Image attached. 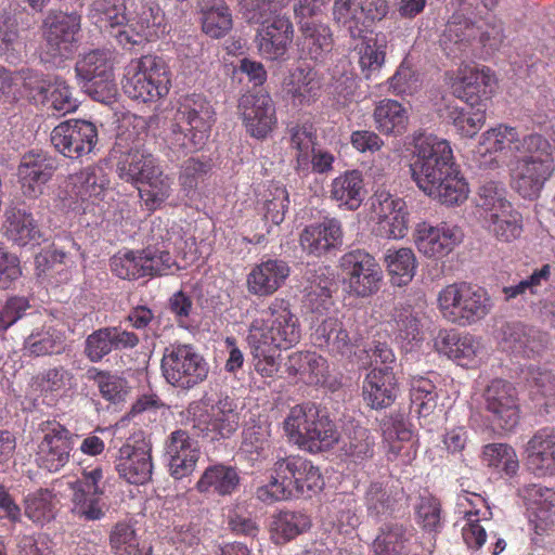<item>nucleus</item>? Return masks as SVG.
Returning a JSON list of instances; mask_svg holds the SVG:
<instances>
[{
	"label": "nucleus",
	"instance_id": "nucleus-30",
	"mask_svg": "<svg viewBox=\"0 0 555 555\" xmlns=\"http://www.w3.org/2000/svg\"><path fill=\"white\" fill-rule=\"evenodd\" d=\"M547 335L520 323L506 324L501 330L500 346L503 350L522 357L540 356L547 347Z\"/></svg>",
	"mask_w": 555,
	"mask_h": 555
},
{
	"label": "nucleus",
	"instance_id": "nucleus-9",
	"mask_svg": "<svg viewBox=\"0 0 555 555\" xmlns=\"http://www.w3.org/2000/svg\"><path fill=\"white\" fill-rule=\"evenodd\" d=\"M114 51L94 49L79 55L75 70L83 91L93 100L109 104L117 95L114 79Z\"/></svg>",
	"mask_w": 555,
	"mask_h": 555
},
{
	"label": "nucleus",
	"instance_id": "nucleus-3",
	"mask_svg": "<svg viewBox=\"0 0 555 555\" xmlns=\"http://www.w3.org/2000/svg\"><path fill=\"white\" fill-rule=\"evenodd\" d=\"M215 121V109L205 96L195 93L185 95L166 124L164 140L175 152L202 150L210 137Z\"/></svg>",
	"mask_w": 555,
	"mask_h": 555
},
{
	"label": "nucleus",
	"instance_id": "nucleus-59",
	"mask_svg": "<svg viewBox=\"0 0 555 555\" xmlns=\"http://www.w3.org/2000/svg\"><path fill=\"white\" fill-rule=\"evenodd\" d=\"M477 106L476 108L472 106L468 112H465L464 108L456 105L450 104L447 106L446 118L455 127L456 131L462 137L473 138L483 126L486 121V108L480 105Z\"/></svg>",
	"mask_w": 555,
	"mask_h": 555
},
{
	"label": "nucleus",
	"instance_id": "nucleus-21",
	"mask_svg": "<svg viewBox=\"0 0 555 555\" xmlns=\"http://www.w3.org/2000/svg\"><path fill=\"white\" fill-rule=\"evenodd\" d=\"M41 430L43 436L37 448L36 461L51 473L59 472L69 461L75 436L55 422L43 424Z\"/></svg>",
	"mask_w": 555,
	"mask_h": 555
},
{
	"label": "nucleus",
	"instance_id": "nucleus-31",
	"mask_svg": "<svg viewBox=\"0 0 555 555\" xmlns=\"http://www.w3.org/2000/svg\"><path fill=\"white\" fill-rule=\"evenodd\" d=\"M260 25L256 36L259 53L271 61L283 57L293 40L291 21L275 13L268 23Z\"/></svg>",
	"mask_w": 555,
	"mask_h": 555
},
{
	"label": "nucleus",
	"instance_id": "nucleus-49",
	"mask_svg": "<svg viewBox=\"0 0 555 555\" xmlns=\"http://www.w3.org/2000/svg\"><path fill=\"white\" fill-rule=\"evenodd\" d=\"M318 408L314 404H300L292 408L284 421V430L289 441L305 450Z\"/></svg>",
	"mask_w": 555,
	"mask_h": 555
},
{
	"label": "nucleus",
	"instance_id": "nucleus-50",
	"mask_svg": "<svg viewBox=\"0 0 555 555\" xmlns=\"http://www.w3.org/2000/svg\"><path fill=\"white\" fill-rule=\"evenodd\" d=\"M138 188L140 198L150 211L159 209L167 199L171 196L173 189V180L168 175L164 173L162 167L140 183Z\"/></svg>",
	"mask_w": 555,
	"mask_h": 555
},
{
	"label": "nucleus",
	"instance_id": "nucleus-5",
	"mask_svg": "<svg viewBox=\"0 0 555 555\" xmlns=\"http://www.w3.org/2000/svg\"><path fill=\"white\" fill-rule=\"evenodd\" d=\"M436 306L443 320L465 327L483 320L493 301L483 287L461 281L443 286L437 294Z\"/></svg>",
	"mask_w": 555,
	"mask_h": 555
},
{
	"label": "nucleus",
	"instance_id": "nucleus-51",
	"mask_svg": "<svg viewBox=\"0 0 555 555\" xmlns=\"http://www.w3.org/2000/svg\"><path fill=\"white\" fill-rule=\"evenodd\" d=\"M131 11L125 0H95L90 9V18L102 28L122 29Z\"/></svg>",
	"mask_w": 555,
	"mask_h": 555
},
{
	"label": "nucleus",
	"instance_id": "nucleus-26",
	"mask_svg": "<svg viewBox=\"0 0 555 555\" xmlns=\"http://www.w3.org/2000/svg\"><path fill=\"white\" fill-rule=\"evenodd\" d=\"M437 352L461 366L475 367L485 356L481 340L470 334L459 335L451 330H440L434 338Z\"/></svg>",
	"mask_w": 555,
	"mask_h": 555
},
{
	"label": "nucleus",
	"instance_id": "nucleus-63",
	"mask_svg": "<svg viewBox=\"0 0 555 555\" xmlns=\"http://www.w3.org/2000/svg\"><path fill=\"white\" fill-rule=\"evenodd\" d=\"M36 384L44 396L61 397L74 387V375L63 366L51 367L37 376Z\"/></svg>",
	"mask_w": 555,
	"mask_h": 555
},
{
	"label": "nucleus",
	"instance_id": "nucleus-34",
	"mask_svg": "<svg viewBox=\"0 0 555 555\" xmlns=\"http://www.w3.org/2000/svg\"><path fill=\"white\" fill-rule=\"evenodd\" d=\"M363 399L372 409H384L397 399L398 384L392 366L372 369L362 386Z\"/></svg>",
	"mask_w": 555,
	"mask_h": 555
},
{
	"label": "nucleus",
	"instance_id": "nucleus-39",
	"mask_svg": "<svg viewBox=\"0 0 555 555\" xmlns=\"http://www.w3.org/2000/svg\"><path fill=\"white\" fill-rule=\"evenodd\" d=\"M330 197L339 208L357 210L365 197L361 171L347 170L334 178L330 185Z\"/></svg>",
	"mask_w": 555,
	"mask_h": 555
},
{
	"label": "nucleus",
	"instance_id": "nucleus-35",
	"mask_svg": "<svg viewBox=\"0 0 555 555\" xmlns=\"http://www.w3.org/2000/svg\"><path fill=\"white\" fill-rule=\"evenodd\" d=\"M527 462L535 475H555V428L538 430L527 442Z\"/></svg>",
	"mask_w": 555,
	"mask_h": 555
},
{
	"label": "nucleus",
	"instance_id": "nucleus-32",
	"mask_svg": "<svg viewBox=\"0 0 555 555\" xmlns=\"http://www.w3.org/2000/svg\"><path fill=\"white\" fill-rule=\"evenodd\" d=\"M343 243L341 224L336 219H325L320 223L307 225L299 238L301 249L314 257H321Z\"/></svg>",
	"mask_w": 555,
	"mask_h": 555
},
{
	"label": "nucleus",
	"instance_id": "nucleus-33",
	"mask_svg": "<svg viewBox=\"0 0 555 555\" xmlns=\"http://www.w3.org/2000/svg\"><path fill=\"white\" fill-rule=\"evenodd\" d=\"M291 269L280 259H268L251 268L246 278L247 291L258 297L273 295L288 278Z\"/></svg>",
	"mask_w": 555,
	"mask_h": 555
},
{
	"label": "nucleus",
	"instance_id": "nucleus-13",
	"mask_svg": "<svg viewBox=\"0 0 555 555\" xmlns=\"http://www.w3.org/2000/svg\"><path fill=\"white\" fill-rule=\"evenodd\" d=\"M80 30V16L64 12H50L42 22L46 61L61 63L76 51Z\"/></svg>",
	"mask_w": 555,
	"mask_h": 555
},
{
	"label": "nucleus",
	"instance_id": "nucleus-25",
	"mask_svg": "<svg viewBox=\"0 0 555 555\" xmlns=\"http://www.w3.org/2000/svg\"><path fill=\"white\" fill-rule=\"evenodd\" d=\"M459 513L463 516L457 520L462 538L472 550H479L486 542V529L480 525L481 519L491 516L486 500L477 493L466 491L457 499Z\"/></svg>",
	"mask_w": 555,
	"mask_h": 555
},
{
	"label": "nucleus",
	"instance_id": "nucleus-10",
	"mask_svg": "<svg viewBox=\"0 0 555 555\" xmlns=\"http://www.w3.org/2000/svg\"><path fill=\"white\" fill-rule=\"evenodd\" d=\"M188 415L193 428L211 440L230 437L240 424L237 404L228 396L194 401L188 408Z\"/></svg>",
	"mask_w": 555,
	"mask_h": 555
},
{
	"label": "nucleus",
	"instance_id": "nucleus-43",
	"mask_svg": "<svg viewBox=\"0 0 555 555\" xmlns=\"http://www.w3.org/2000/svg\"><path fill=\"white\" fill-rule=\"evenodd\" d=\"M312 527L311 517L301 511H281L272 517L271 539L275 544H285Z\"/></svg>",
	"mask_w": 555,
	"mask_h": 555
},
{
	"label": "nucleus",
	"instance_id": "nucleus-7",
	"mask_svg": "<svg viewBox=\"0 0 555 555\" xmlns=\"http://www.w3.org/2000/svg\"><path fill=\"white\" fill-rule=\"evenodd\" d=\"M503 39L502 23L494 17L479 25L462 13H454L448 21L439 43L448 56L456 57L463 54L474 41L495 50Z\"/></svg>",
	"mask_w": 555,
	"mask_h": 555
},
{
	"label": "nucleus",
	"instance_id": "nucleus-18",
	"mask_svg": "<svg viewBox=\"0 0 555 555\" xmlns=\"http://www.w3.org/2000/svg\"><path fill=\"white\" fill-rule=\"evenodd\" d=\"M272 470L284 479L291 491V498L295 495L310 496L321 491L324 486L319 467L299 455L279 457L274 462Z\"/></svg>",
	"mask_w": 555,
	"mask_h": 555
},
{
	"label": "nucleus",
	"instance_id": "nucleus-61",
	"mask_svg": "<svg viewBox=\"0 0 555 555\" xmlns=\"http://www.w3.org/2000/svg\"><path fill=\"white\" fill-rule=\"evenodd\" d=\"M109 545L116 555H151V547L143 554L135 530L130 521H118L109 533Z\"/></svg>",
	"mask_w": 555,
	"mask_h": 555
},
{
	"label": "nucleus",
	"instance_id": "nucleus-37",
	"mask_svg": "<svg viewBox=\"0 0 555 555\" xmlns=\"http://www.w3.org/2000/svg\"><path fill=\"white\" fill-rule=\"evenodd\" d=\"M152 468L151 454L147 450L130 444H125L119 449L116 469L119 476L129 483H146L151 479Z\"/></svg>",
	"mask_w": 555,
	"mask_h": 555
},
{
	"label": "nucleus",
	"instance_id": "nucleus-60",
	"mask_svg": "<svg viewBox=\"0 0 555 555\" xmlns=\"http://www.w3.org/2000/svg\"><path fill=\"white\" fill-rule=\"evenodd\" d=\"M291 146L296 152V168L309 172L310 156L315 150V133L311 125H296L289 129Z\"/></svg>",
	"mask_w": 555,
	"mask_h": 555
},
{
	"label": "nucleus",
	"instance_id": "nucleus-16",
	"mask_svg": "<svg viewBox=\"0 0 555 555\" xmlns=\"http://www.w3.org/2000/svg\"><path fill=\"white\" fill-rule=\"evenodd\" d=\"M103 470L100 466L85 468L82 477L70 483L73 490L72 513L80 519L94 521L102 519L108 505L103 499L101 487Z\"/></svg>",
	"mask_w": 555,
	"mask_h": 555
},
{
	"label": "nucleus",
	"instance_id": "nucleus-29",
	"mask_svg": "<svg viewBox=\"0 0 555 555\" xmlns=\"http://www.w3.org/2000/svg\"><path fill=\"white\" fill-rule=\"evenodd\" d=\"M166 455L170 475L181 479L193 473L199 459V446L188 431L178 429L170 434L166 442Z\"/></svg>",
	"mask_w": 555,
	"mask_h": 555
},
{
	"label": "nucleus",
	"instance_id": "nucleus-17",
	"mask_svg": "<svg viewBox=\"0 0 555 555\" xmlns=\"http://www.w3.org/2000/svg\"><path fill=\"white\" fill-rule=\"evenodd\" d=\"M387 0H334L333 18L351 37H360L388 13Z\"/></svg>",
	"mask_w": 555,
	"mask_h": 555
},
{
	"label": "nucleus",
	"instance_id": "nucleus-15",
	"mask_svg": "<svg viewBox=\"0 0 555 555\" xmlns=\"http://www.w3.org/2000/svg\"><path fill=\"white\" fill-rule=\"evenodd\" d=\"M115 152L120 154L116 170L125 182L140 184L160 167L157 158L144 149L142 140L132 133L118 135Z\"/></svg>",
	"mask_w": 555,
	"mask_h": 555
},
{
	"label": "nucleus",
	"instance_id": "nucleus-44",
	"mask_svg": "<svg viewBox=\"0 0 555 555\" xmlns=\"http://www.w3.org/2000/svg\"><path fill=\"white\" fill-rule=\"evenodd\" d=\"M240 480L241 478L236 468L217 464L204 470L196 483V489L201 493L230 495L237 489Z\"/></svg>",
	"mask_w": 555,
	"mask_h": 555
},
{
	"label": "nucleus",
	"instance_id": "nucleus-14",
	"mask_svg": "<svg viewBox=\"0 0 555 555\" xmlns=\"http://www.w3.org/2000/svg\"><path fill=\"white\" fill-rule=\"evenodd\" d=\"M345 289L356 297L375 294L383 280V271L369 253L357 249L345 254L339 261Z\"/></svg>",
	"mask_w": 555,
	"mask_h": 555
},
{
	"label": "nucleus",
	"instance_id": "nucleus-54",
	"mask_svg": "<svg viewBox=\"0 0 555 555\" xmlns=\"http://www.w3.org/2000/svg\"><path fill=\"white\" fill-rule=\"evenodd\" d=\"M300 29L302 33V51L311 60L318 61L325 52L331 50L333 39L327 25L312 21H301Z\"/></svg>",
	"mask_w": 555,
	"mask_h": 555
},
{
	"label": "nucleus",
	"instance_id": "nucleus-56",
	"mask_svg": "<svg viewBox=\"0 0 555 555\" xmlns=\"http://www.w3.org/2000/svg\"><path fill=\"white\" fill-rule=\"evenodd\" d=\"M69 184L82 201L99 197L108 185V179L99 167H87L69 177Z\"/></svg>",
	"mask_w": 555,
	"mask_h": 555
},
{
	"label": "nucleus",
	"instance_id": "nucleus-36",
	"mask_svg": "<svg viewBox=\"0 0 555 555\" xmlns=\"http://www.w3.org/2000/svg\"><path fill=\"white\" fill-rule=\"evenodd\" d=\"M320 88L317 72L304 65L292 69L283 81V92L295 106L313 102L319 95Z\"/></svg>",
	"mask_w": 555,
	"mask_h": 555
},
{
	"label": "nucleus",
	"instance_id": "nucleus-23",
	"mask_svg": "<svg viewBox=\"0 0 555 555\" xmlns=\"http://www.w3.org/2000/svg\"><path fill=\"white\" fill-rule=\"evenodd\" d=\"M237 108L246 131L253 138L264 139L276 126L275 106L266 92L244 94Z\"/></svg>",
	"mask_w": 555,
	"mask_h": 555
},
{
	"label": "nucleus",
	"instance_id": "nucleus-48",
	"mask_svg": "<svg viewBox=\"0 0 555 555\" xmlns=\"http://www.w3.org/2000/svg\"><path fill=\"white\" fill-rule=\"evenodd\" d=\"M314 344L321 348H327L331 352L337 354L351 353V340L336 318H326L314 330Z\"/></svg>",
	"mask_w": 555,
	"mask_h": 555
},
{
	"label": "nucleus",
	"instance_id": "nucleus-4",
	"mask_svg": "<svg viewBox=\"0 0 555 555\" xmlns=\"http://www.w3.org/2000/svg\"><path fill=\"white\" fill-rule=\"evenodd\" d=\"M519 155L511 163L512 189L522 198L535 199L555 171L553 146L538 133L522 137Z\"/></svg>",
	"mask_w": 555,
	"mask_h": 555
},
{
	"label": "nucleus",
	"instance_id": "nucleus-11",
	"mask_svg": "<svg viewBox=\"0 0 555 555\" xmlns=\"http://www.w3.org/2000/svg\"><path fill=\"white\" fill-rule=\"evenodd\" d=\"M168 33L165 15L153 0L131 2L129 18L122 29L113 36L124 48H132L149 41L163 38Z\"/></svg>",
	"mask_w": 555,
	"mask_h": 555
},
{
	"label": "nucleus",
	"instance_id": "nucleus-55",
	"mask_svg": "<svg viewBox=\"0 0 555 555\" xmlns=\"http://www.w3.org/2000/svg\"><path fill=\"white\" fill-rule=\"evenodd\" d=\"M411 405L420 417L430 416L437 406V392L428 376L413 375L410 379Z\"/></svg>",
	"mask_w": 555,
	"mask_h": 555
},
{
	"label": "nucleus",
	"instance_id": "nucleus-12",
	"mask_svg": "<svg viewBox=\"0 0 555 555\" xmlns=\"http://www.w3.org/2000/svg\"><path fill=\"white\" fill-rule=\"evenodd\" d=\"M162 373L171 386L191 389L207 378L209 364L192 345H171L164 351Z\"/></svg>",
	"mask_w": 555,
	"mask_h": 555
},
{
	"label": "nucleus",
	"instance_id": "nucleus-24",
	"mask_svg": "<svg viewBox=\"0 0 555 555\" xmlns=\"http://www.w3.org/2000/svg\"><path fill=\"white\" fill-rule=\"evenodd\" d=\"M494 82V76L489 68L467 64L449 78L453 94L470 106L480 105L482 100H487Z\"/></svg>",
	"mask_w": 555,
	"mask_h": 555
},
{
	"label": "nucleus",
	"instance_id": "nucleus-62",
	"mask_svg": "<svg viewBox=\"0 0 555 555\" xmlns=\"http://www.w3.org/2000/svg\"><path fill=\"white\" fill-rule=\"evenodd\" d=\"M42 102L60 115L72 113L78 107L77 100L73 96L69 86L60 77L49 78Z\"/></svg>",
	"mask_w": 555,
	"mask_h": 555
},
{
	"label": "nucleus",
	"instance_id": "nucleus-53",
	"mask_svg": "<svg viewBox=\"0 0 555 555\" xmlns=\"http://www.w3.org/2000/svg\"><path fill=\"white\" fill-rule=\"evenodd\" d=\"M522 143L519 132L515 127L500 124L481 134L479 142L480 154H492L506 149L519 154V145Z\"/></svg>",
	"mask_w": 555,
	"mask_h": 555
},
{
	"label": "nucleus",
	"instance_id": "nucleus-47",
	"mask_svg": "<svg viewBox=\"0 0 555 555\" xmlns=\"http://www.w3.org/2000/svg\"><path fill=\"white\" fill-rule=\"evenodd\" d=\"M384 262L392 285L405 286L414 278L417 260L411 248H389L385 253Z\"/></svg>",
	"mask_w": 555,
	"mask_h": 555
},
{
	"label": "nucleus",
	"instance_id": "nucleus-8",
	"mask_svg": "<svg viewBox=\"0 0 555 555\" xmlns=\"http://www.w3.org/2000/svg\"><path fill=\"white\" fill-rule=\"evenodd\" d=\"M170 73L166 62L155 55L131 60L124 72L122 89L138 101L155 102L169 92Z\"/></svg>",
	"mask_w": 555,
	"mask_h": 555
},
{
	"label": "nucleus",
	"instance_id": "nucleus-6",
	"mask_svg": "<svg viewBox=\"0 0 555 555\" xmlns=\"http://www.w3.org/2000/svg\"><path fill=\"white\" fill-rule=\"evenodd\" d=\"M477 210L482 227L498 241L512 243L522 233V216L507 198L502 183L489 181L479 188Z\"/></svg>",
	"mask_w": 555,
	"mask_h": 555
},
{
	"label": "nucleus",
	"instance_id": "nucleus-64",
	"mask_svg": "<svg viewBox=\"0 0 555 555\" xmlns=\"http://www.w3.org/2000/svg\"><path fill=\"white\" fill-rule=\"evenodd\" d=\"M25 514L34 522L43 525L54 518L55 502L51 491L39 489L25 498Z\"/></svg>",
	"mask_w": 555,
	"mask_h": 555
},
{
	"label": "nucleus",
	"instance_id": "nucleus-22",
	"mask_svg": "<svg viewBox=\"0 0 555 555\" xmlns=\"http://www.w3.org/2000/svg\"><path fill=\"white\" fill-rule=\"evenodd\" d=\"M524 503L534 514L532 542L544 546V534L555 532V489L541 485H527L519 489Z\"/></svg>",
	"mask_w": 555,
	"mask_h": 555
},
{
	"label": "nucleus",
	"instance_id": "nucleus-1",
	"mask_svg": "<svg viewBox=\"0 0 555 555\" xmlns=\"http://www.w3.org/2000/svg\"><path fill=\"white\" fill-rule=\"evenodd\" d=\"M410 170L418 189L443 205H461L468 198V183L446 139L435 134L416 135Z\"/></svg>",
	"mask_w": 555,
	"mask_h": 555
},
{
	"label": "nucleus",
	"instance_id": "nucleus-2",
	"mask_svg": "<svg viewBox=\"0 0 555 555\" xmlns=\"http://www.w3.org/2000/svg\"><path fill=\"white\" fill-rule=\"evenodd\" d=\"M300 337L299 320L289 304L274 299L248 327L246 340L255 371L262 377H274L281 366V350L292 348Z\"/></svg>",
	"mask_w": 555,
	"mask_h": 555
},
{
	"label": "nucleus",
	"instance_id": "nucleus-20",
	"mask_svg": "<svg viewBox=\"0 0 555 555\" xmlns=\"http://www.w3.org/2000/svg\"><path fill=\"white\" fill-rule=\"evenodd\" d=\"M483 406L492 423L504 430L513 429L519 421V404L515 387L504 379H493L483 391Z\"/></svg>",
	"mask_w": 555,
	"mask_h": 555
},
{
	"label": "nucleus",
	"instance_id": "nucleus-42",
	"mask_svg": "<svg viewBox=\"0 0 555 555\" xmlns=\"http://www.w3.org/2000/svg\"><path fill=\"white\" fill-rule=\"evenodd\" d=\"M373 119L376 129L386 135H401L409 125V111L396 100L384 99L376 103Z\"/></svg>",
	"mask_w": 555,
	"mask_h": 555
},
{
	"label": "nucleus",
	"instance_id": "nucleus-45",
	"mask_svg": "<svg viewBox=\"0 0 555 555\" xmlns=\"http://www.w3.org/2000/svg\"><path fill=\"white\" fill-rule=\"evenodd\" d=\"M202 29L215 39L224 37L233 27L232 13L224 0H203Z\"/></svg>",
	"mask_w": 555,
	"mask_h": 555
},
{
	"label": "nucleus",
	"instance_id": "nucleus-46",
	"mask_svg": "<svg viewBox=\"0 0 555 555\" xmlns=\"http://www.w3.org/2000/svg\"><path fill=\"white\" fill-rule=\"evenodd\" d=\"M412 532L402 524H386L373 542L374 555H410Z\"/></svg>",
	"mask_w": 555,
	"mask_h": 555
},
{
	"label": "nucleus",
	"instance_id": "nucleus-27",
	"mask_svg": "<svg viewBox=\"0 0 555 555\" xmlns=\"http://www.w3.org/2000/svg\"><path fill=\"white\" fill-rule=\"evenodd\" d=\"M55 170V160L47 154L35 152L25 154L17 169L22 193L28 198H38L43 194Z\"/></svg>",
	"mask_w": 555,
	"mask_h": 555
},
{
	"label": "nucleus",
	"instance_id": "nucleus-52",
	"mask_svg": "<svg viewBox=\"0 0 555 555\" xmlns=\"http://www.w3.org/2000/svg\"><path fill=\"white\" fill-rule=\"evenodd\" d=\"M527 382L535 404L543 408L545 414L555 411V374L541 367L530 366Z\"/></svg>",
	"mask_w": 555,
	"mask_h": 555
},
{
	"label": "nucleus",
	"instance_id": "nucleus-40",
	"mask_svg": "<svg viewBox=\"0 0 555 555\" xmlns=\"http://www.w3.org/2000/svg\"><path fill=\"white\" fill-rule=\"evenodd\" d=\"M5 236L18 246L38 245L41 231L30 212L17 207H9L4 212Z\"/></svg>",
	"mask_w": 555,
	"mask_h": 555
},
{
	"label": "nucleus",
	"instance_id": "nucleus-19",
	"mask_svg": "<svg viewBox=\"0 0 555 555\" xmlns=\"http://www.w3.org/2000/svg\"><path fill=\"white\" fill-rule=\"evenodd\" d=\"M51 142L64 156L81 158L93 151L98 142V130L91 121L67 120L52 130Z\"/></svg>",
	"mask_w": 555,
	"mask_h": 555
},
{
	"label": "nucleus",
	"instance_id": "nucleus-28",
	"mask_svg": "<svg viewBox=\"0 0 555 555\" xmlns=\"http://www.w3.org/2000/svg\"><path fill=\"white\" fill-rule=\"evenodd\" d=\"M462 240V230L448 223L437 227L422 223L417 227L414 238L417 249L429 258L450 254Z\"/></svg>",
	"mask_w": 555,
	"mask_h": 555
},
{
	"label": "nucleus",
	"instance_id": "nucleus-41",
	"mask_svg": "<svg viewBox=\"0 0 555 555\" xmlns=\"http://www.w3.org/2000/svg\"><path fill=\"white\" fill-rule=\"evenodd\" d=\"M65 347V332L52 324L34 328L24 341L25 352L34 357L60 354Z\"/></svg>",
	"mask_w": 555,
	"mask_h": 555
},
{
	"label": "nucleus",
	"instance_id": "nucleus-58",
	"mask_svg": "<svg viewBox=\"0 0 555 555\" xmlns=\"http://www.w3.org/2000/svg\"><path fill=\"white\" fill-rule=\"evenodd\" d=\"M339 439L340 437L335 424L327 415L322 414L318 410L305 450L311 453L328 450L333 448Z\"/></svg>",
	"mask_w": 555,
	"mask_h": 555
},
{
	"label": "nucleus",
	"instance_id": "nucleus-57",
	"mask_svg": "<svg viewBox=\"0 0 555 555\" xmlns=\"http://www.w3.org/2000/svg\"><path fill=\"white\" fill-rule=\"evenodd\" d=\"M25 50V40L20 34L18 23L10 13L0 14V55L15 62Z\"/></svg>",
	"mask_w": 555,
	"mask_h": 555
},
{
	"label": "nucleus",
	"instance_id": "nucleus-38",
	"mask_svg": "<svg viewBox=\"0 0 555 555\" xmlns=\"http://www.w3.org/2000/svg\"><path fill=\"white\" fill-rule=\"evenodd\" d=\"M424 313L409 304H400L393 308L391 314V328L404 347L417 344L425 337Z\"/></svg>",
	"mask_w": 555,
	"mask_h": 555
}]
</instances>
